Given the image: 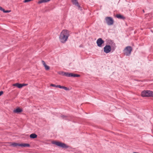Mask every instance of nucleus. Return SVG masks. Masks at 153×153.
Masks as SVG:
<instances>
[{"label":"nucleus","mask_w":153,"mask_h":153,"mask_svg":"<svg viewBox=\"0 0 153 153\" xmlns=\"http://www.w3.org/2000/svg\"><path fill=\"white\" fill-rule=\"evenodd\" d=\"M69 36V33L68 30H63L61 33L59 37L60 41L62 43H65L67 40Z\"/></svg>","instance_id":"nucleus-1"},{"label":"nucleus","mask_w":153,"mask_h":153,"mask_svg":"<svg viewBox=\"0 0 153 153\" xmlns=\"http://www.w3.org/2000/svg\"><path fill=\"white\" fill-rule=\"evenodd\" d=\"M52 143L54 144H55L56 145L62 148L71 149V148L70 146H68L67 145L64 143H62L60 142L53 141L52 142Z\"/></svg>","instance_id":"nucleus-2"},{"label":"nucleus","mask_w":153,"mask_h":153,"mask_svg":"<svg viewBox=\"0 0 153 153\" xmlns=\"http://www.w3.org/2000/svg\"><path fill=\"white\" fill-rule=\"evenodd\" d=\"M141 95L143 97H153V92L149 90H144L142 91Z\"/></svg>","instance_id":"nucleus-3"},{"label":"nucleus","mask_w":153,"mask_h":153,"mask_svg":"<svg viewBox=\"0 0 153 153\" xmlns=\"http://www.w3.org/2000/svg\"><path fill=\"white\" fill-rule=\"evenodd\" d=\"M132 51V48L131 46H128L126 47L124 50V53L126 56H129Z\"/></svg>","instance_id":"nucleus-4"},{"label":"nucleus","mask_w":153,"mask_h":153,"mask_svg":"<svg viewBox=\"0 0 153 153\" xmlns=\"http://www.w3.org/2000/svg\"><path fill=\"white\" fill-rule=\"evenodd\" d=\"M105 20L107 24L109 25H112L114 23V20L111 17H106Z\"/></svg>","instance_id":"nucleus-5"},{"label":"nucleus","mask_w":153,"mask_h":153,"mask_svg":"<svg viewBox=\"0 0 153 153\" xmlns=\"http://www.w3.org/2000/svg\"><path fill=\"white\" fill-rule=\"evenodd\" d=\"M111 50V47L109 45H106L104 48V52L106 53L110 52Z\"/></svg>","instance_id":"nucleus-6"},{"label":"nucleus","mask_w":153,"mask_h":153,"mask_svg":"<svg viewBox=\"0 0 153 153\" xmlns=\"http://www.w3.org/2000/svg\"><path fill=\"white\" fill-rule=\"evenodd\" d=\"M104 41L101 38H99L97 41V44L98 47H101L102 46V44L104 43Z\"/></svg>","instance_id":"nucleus-7"},{"label":"nucleus","mask_w":153,"mask_h":153,"mask_svg":"<svg viewBox=\"0 0 153 153\" xmlns=\"http://www.w3.org/2000/svg\"><path fill=\"white\" fill-rule=\"evenodd\" d=\"M71 1L73 4L78 7L79 9L81 8V7L78 2L77 0H71Z\"/></svg>","instance_id":"nucleus-8"},{"label":"nucleus","mask_w":153,"mask_h":153,"mask_svg":"<svg viewBox=\"0 0 153 153\" xmlns=\"http://www.w3.org/2000/svg\"><path fill=\"white\" fill-rule=\"evenodd\" d=\"M22 109L19 108H16V109H14L13 110V112L14 113H19L22 111Z\"/></svg>","instance_id":"nucleus-9"},{"label":"nucleus","mask_w":153,"mask_h":153,"mask_svg":"<svg viewBox=\"0 0 153 153\" xmlns=\"http://www.w3.org/2000/svg\"><path fill=\"white\" fill-rule=\"evenodd\" d=\"M10 146H12L13 147H16L17 146H20V143H16L15 142L14 143H10Z\"/></svg>","instance_id":"nucleus-10"},{"label":"nucleus","mask_w":153,"mask_h":153,"mask_svg":"<svg viewBox=\"0 0 153 153\" xmlns=\"http://www.w3.org/2000/svg\"><path fill=\"white\" fill-rule=\"evenodd\" d=\"M116 17L118 19H122L123 20H124L126 19L125 17L120 14H117Z\"/></svg>","instance_id":"nucleus-11"},{"label":"nucleus","mask_w":153,"mask_h":153,"mask_svg":"<svg viewBox=\"0 0 153 153\" xmlns=\"http://www.w3.org/2000/svg\"><path fill=\"white\" fill-rule=\"evenodd\" d=\"M80 76V75L77 74L70 73V77H79Z\"/></svg>","instance_id":"nucleus-12"},{"label":"nucleus","mask_w":153,"mask_h":153,"mask_svg":"<svg viewBox=\"0 0 153 153\" xmlns=\"http://www.w3.org/2000/svg\"><path fill=\"white\" fill-rule=\"evenodd\" d=\"M20 146L23 147H30V145L28 143H21L20 144Z\"/></svg>","instance_id":"nucleus-13"},{"label":"nucleus","mask_w":153,"mask_h":153,"mask_svg":"<svg viewBox=\"0 0 153 153\" xmlns=\"http://www.w3.org/2000/svg\"><path fill=\"white\" fill-rule=\"evenodd\" d=\"M51 0H39L38 2V4H40L42 3H46Z\"/></svg>","instance_id":"nucleus-14"},{"label":"nucleus","mask_w":153,"mask_h":153,"mask_svg":"<svg viewBox=\"0 0 153 153\" xmlns=\"http://www.w3.org/2000/svg\"><path fill=\"white\" fill-rule=\"evenodd\" d=\"M37 137V135L35 133L32 134L30 136V138L32 139L36 138Z\"/></svg>","instance_id":"nucleus-15"},{"label":"nucleus","mask_w":153,"mask_h":153,"mask_svg":"<svg viewBox=\"0 0 153 153\" xmlns=\"http://www.w3.org/2000/svg\"><path fill=\"white\" fill-rule=\"evenodd\" d=\"M13 86H16L19 88H21V84H20L19 83H16L13 85Z\"/></svg>","instance_id":"nucleus-16"},{"label":"nucleus","mask_w":153,"mask_h":153,"mask_svg":"<svg viewBox=\"0 0 153 153\" xmlns=\"http://www.w3.org/2000/svg\"><path fill=\"white\" fill-rule=\"evenodd\" d=\"M60 88L61 89H64L65 91H69L70 89L69 88H68L66 87L60 85Z\"/></svg>","instance_id":"nucleus-17"},{"label":"nucleus","mask_w":153,"mask_h":153,"mask_svg":"<svg viewBox=\"0 0 153 153\" xmlns=\"http://www.w3.org/2000/svg\"><path fill=\"white\" fill-rule=\"evenodd\" d=\"M60 117L63 119H64L65 120H67V118L68 117V116H67L65 115H64L61 114L60 115Z\"/></svg>","instance_id":"nucleus-18"},{"label":"nucleus","mask_w":153,"mask_h":153,"mask_svg":"<svg viewBox=\"0 0 153 153\" xmlns=\"http://www.w3.org/2000/svg\"><path fill=\"white\" fill-rule=\"evenodd\" d=\"M50 86L53 87H55L56 88H60V85H56L55 84H51L50 85Z\"/></svg>","instance_id":"nucleus-19"},{"label":"nucleus","mask_w":153,"mask_h":153,"mask_svg":"<svg viewBox=\"0 0 153 153\" xmlns=\"http://www.w3.org/2000/svg\"><path fill=\"white\" fill-rule=\"evenodd\" d=\"M70 73L65 72L64 76L67 77H70Z\"/></svg>","instance_id":"nucleus-20"},{"label":"nucleus","mask_w":153,"mask_h":153,"mask_svg":"<svg viewBox=\"0 0 153 153\" xmlns=\"http://www.w3.org/2000/svg\"><path fill=\"white\" fill-rule=\"evenodd\" d=\"M3 12L4 13H8L11 12L10 10H5L4 9H3L2 10Z\"/></svg>","instance_id":"nucleus-21"},{"label":"nucleus","mask_w":153,"mask_h":153,"mask_svg":"<svg viewBox=\"0 0 153 153\" xmlns=\"http://www.w3.org/2000/svg\"><path fill=\"white\" fill-rule=\"evenodd\" d=\"M45 69L47 70H48L49 69H50V67L49 66H48L47 65H45Z\"/></svg>","instance_id":"nucleus-22"},{"label":"nucleus","mask_w":153,"mask_h":153,"mask_svg":"<svg viewBox=\"0 0 153 153\" xmlns=\"http://www.w3.org/2000/svg\"><path fill=\"white\" fill-rule=\"evenodd\" d=\"M65 72L64 71H59L58 72V73L60 75H62L64 76Z\"/></svg>","instance_id":"nucleus-23"},{"label":"nucleus","mask_w":153,"mask_h":153,"mask_svg":"<svg viewBox=\"0 0 153 153\" xmlns=\"http://www.w3.org/2000/svg\"><path fill=\"white\" fill-rule=\"evenodd\" d=\"M21 88H22L24 86L27 85V84L23 83V84H21Z\"/></svg>","instance_id":"nucleus-24"},{"label":"nucleus","mask_w":153,"mask_h":153,"mask_svg":"<svg viewBox=\"0 0 153 153\" xmlns=\"http://www.w3.org/2000/svg\"><path fill=\"white\" fill-rule=\"evenodd\" d=\"M42 63L43 64L44 66L46 65L45 63V61H44L43 60L42 61Z\"/></svg>","instance_id":"nucleus-25"},{"label":"nucleus","mask_w":153,"mask_h":153,"mask_svg":"<svg viewBox=\"0 0 153 153\" xmlns=\"http://www.w3.org/2000/svg\"><path fill=\"white\" fill-rule=\"evenodd\" d=\"M115 48V47H113L111 46V50H112L113 51H114Z\"/></svg>","instance_id":"nucleus-26"},{"label":"nucleus","mask_w":153,"mask_h":153,"mask_svg":"<svg viewBox=\"0 0 153 153\" xmlns=\"http://www.w3.org/2000/svg\"><path fill=\"white\" fill-rule=\"evenodd\" d=\"M3 93V92L2 91H0V96H1Z\"/></svg>","instance_id":"nucleus-27"},{"label":"nucleus","mask_w":153,"mask_h":153,"mask_svg":"<svg viewBox=\"0 0 153 153\" xmlns=\"http://www.w3.org/2000/svg\"><path fill=\"white\" fill-rule=\"evenodd\" d=\"M3 8H2L0 6V10H1V11H2V10H3Z\"/></svg>","instance_id":"nucleus-28"},{"label":"nucleus","mask_w":153,"mask_h":153,"mask_svg":"<svg viewBox=\"0 0 153 153\" xmlns=\"http://www.w3.org/2000/svg\"><path fill=\"white\" fill-rule=\"evenodd\" d=\"M148 15V14H146V15ZM148 15H149L150 16V15H152V14L151 13H150L148 14Z\"/></svg>","instance_id":"nucleus-29"},{"label":"nucleus","mask_w":153,"mask_h":153,"mask_svg":"<svg viewBox=\"0 0 153 153\" xmlns=\"http://www.w3.org/2000/svg\"><path fill=\"white\" fill-rule=\"evenodd\" d=\"M143 13H144V10H143Z\"/></svg>","instance_id":"nucleus-30"},{"label":"nucleus","mask_w":153,"mask_h":153,"mask_svg":"<svg viewBox=\"0 0 153 153\" xmlns=\"http://www.w3.org/2000/svg\"><path fill=\"white\" fill-rule=\"evenodd\" d=\"M79 47H81V46L80 45V46H79Z\"/></svg>","instance_id":"nucleus-31"},{"label":"nucleus","mask_w":153,"mask_h":153,"mask_svg":"<svg viewBox=\"0 0 153 153\" xmlns=\"http://www.w3.org/2000/svg\"><path fill=\"white\" fill-rule=\"evenodd\" d=\"M79 47H81V46L80 45V46H79Z\"/></svg>","instance_id":"nucleus-32"}]
</instances>
